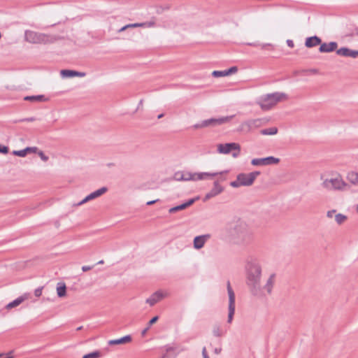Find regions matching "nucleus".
Wrapping results in <instances>:
<instances>
[{"mask_svg": "<svg viewBox=\"0 0 358 358\" xmlns=\"http://www.w3.org/2000/svg\"><path fill=\"white\" fill-rule=\"evenodd\" d=\"M29 294H24L23 295L19 296L18 298L15 299V300H13V301L8 303L6 308L7 309H11L13 308H15V307H17L19 305H20L22 302H24L25 300L28 299L29 298Z\"/></svg>", "mask_w": 358, "mask_h": 358, "instance_id": "obj_20", "label": "nucleus"}, {"mask_svg": "<svg viewBox=\"0 0 358 358\" xmlns=\"http://www.w3.org/2000/svg\"><path fill=\"white\" fill-rule=\"evenodd\" d=\"M246 285L250 293L257 298L264 297L261 286L262 266L256 259H251L245 265Z\"/></svg>", "mask_w": 358, "mask_h": 358, "instance_id": "obj_1", "label": "nucleus"}, {"mask_svg": "<svg viewBox=\"0 0 358 358\" xmlns=\"http://www.w3.org/2000/svg\"><path fill=\"white\" fill-rule=\"evenodd\" d=\"M26 148L27 150H29V153H38V152L39 151V150L38 149L37 147H27Z\"/></svg>", "mask_w": 358, "mask_h": 358, "instance_id": "obj_43", "label": "nucleus"}, {"mask_svg": "<svg viewBox=\"0 0 358 358\" xmlns=\"http://www.w3.org/2000/svg\"><path fill=\"white\" fill-rule=\"evenodd\" d=\"M174 178L178 181L183 180V172H176L175 173Z\"/></svg>", "mask_w": 358, "mask_h": 358, "instance_id": "obj_39", "label": "nucleus"}, {"mask_svg": "<svg viewBox=\"0 0 358 358\" xmlns=\"http://www.w3.org/2000/svg\"><path fill=\"white\" fill-rule=\"evenodd\" d=\"M166 354H164V355L162 356V358H165V357H166Z\"/></svg>", "mask_w": 358, "mask_h": 358, "instance_id": "obj_60", "label": "nucleus"}, {"mask_svg": "<svg viewBox=\"0 0 358 358\" xmlns=\"http://www.w3.org/2000/svg\"><path fill=\"white\" fill-rule=\"evenodd\" d=\"M310 71L313 72V73H316L317 72V70L316 69H311Z\"/></svg>", "mask_w": 358, "mask_h": 358, "instance_id": "obj_59", "label": "nucleus"}, {"mask_svg": "<svg viewBox=\"0 0 358 358\" xmlns=\"http://www.w3.org/2000/svg\"><path fill=\"white\" fill-rule=\"evenodd\" d=\"M132 337L131 335H126L122 338L117 339L110 340L108 343L109 345H124L126 343H129L131 342Z\"/></svg>", "mask_w": 358, "mask_h": 358, "instance_id": "obj_21", "label": "nucleus"}, {"mask_svg": "<svg viewBox=\"0 0 358 358\" xmlns=\"http://www.w3.org/2000/svg\"><path fill=\"white\" fill-rule=\"evenodd\" d=\"M227 288L229 295V313L227 322L231 323L235 313V293L231 287L229 281L227 282Z\"/></svg>", "mask_w": 358, "mask_h": 358, "instance_id": "obj_8", "label": "nucleus"}, {"mask_svg": "<svg viewBox=\"0 0 358 358\" xmlns=\"http://www.w3.org/2000/svg\"><path fill=\"white\" fill-rule=\"evenodd\" d=\"M37 154L40 157L41 160L43 162H47L49 159V157L47 155H45L44 152L41 150H39Z\"/></svg>", "mask_w": 358, "mask_h": 358, "instance_id": "obj_38", "label": "nucleus"}, {"mask_svg": "<svg viewBox=\"0 0 358 358\" xmlns=\"http://www.w3.org/2000/svg\"><path fill=\"white\" fill-rule=\"evenodd\" d=\"M261 174L260 171H255L248 173H241L237 175L236 180L230 182V186L238 188L241 186H251L257 176Z\"/></svg>", "mask_w": 358, "mask_h": 358, "instance_id": "obj_3", "label": "nucleus"}, {"mask_svg": "<svg viewBox=\"0 0 358 358\" xmlns=\"http://www.w3.org/2000/svg\"><path fill=\"white\" fill-rule=\"evenodd\" d=\"M336 54L340 56L351 58L358 57V50H352L347 47H342L336 50Z\"/></svg>", "mask_w": 358, "mask_h": 358, "instance_id": "obj_14", "label": "nucleus"}, {"mask_svg": "<svg viewBox=\"0 0 358 358\" xmlns=\"http://www.w3.org/2000/svg\"><path fill=\"white\" fill-rule=\"evenodd\" d=\"M128 25H129V27H142L143 24L134 23V24H128Z\"/></svg>", "mask_w": 358, "mask_h": 358, "instance_id": "obj_49", "label": "nucleus"}, {"mask_svg": "<svg viewBox=\"0 0 358 358\" xmlns=\"http://www.w3.org/2000/svg\"><path fill=\"white\" fill-rule=\"evenodd\" d=\"M108 191V188L106 187H103L93 192H92L91 194H90L89 195H87V196H85L81 201H80L77 205L78 206H80V205H83L92 199H94L100 196H101L102 194H103L104 193H106V192Z\"/></svg>", "mask_w": 358, "mask_h": 358, "instance_id": "obj_12", "label": "nucleus"}, {"mask_svg": "<svg viewBox=\"0 0 358 358\" xmlns=\"http://www.w3.org/2000/svg\"><path fill=\"white\" fill-rule=\"evenodd\" d=\"M192 178H196V173H192Z\"/></svg>", "mask_w": 358, "mask_h": 358, "instance_id": "obj_56", "label": "nucleus"}, {"mask_svg": "<svg viewBox=\"0 0 358 358\" xmlns=\"http://www.w3.org/2000/svg\"><path fill=\"white\" fill-rule=\"evenodd\" d=\"M336 212V210H329L327 213V216L329 218H331L333 217V215Z\"/></svg>", "mask_w": 358, "mask_h": 358, "instance_id": "obj_45", "label": "nucleus"}, {"mask_svg": "<svg viewBox=\"0 0 358 358\" xmlns=\"http://www.w3.org/2000/svg\"><path fill=\"white\" fill-rule=\"evenodd\" d=\"M224 190L222 186L219 184L218 180L214 182L213 187L210 189L209 192H208L203 198V201H206L207 200L220 194Z\"/></svg>", "mask_w": 358, "mask_h": 358, "instance_id": "obj_13", "label": "nucleus"}, {"mask_svg": "<svg viewBox=\"0 0 358 358\" xmlns=\"http://www.w3.org/2000/svg\"><path fill=\"white\" fill-rule=\"evenodd\" d=\"M103 264V260H101V261H99V262L97 263V264Z\"/></svg>", "mask_w": 358, "mask_h": 358, "instance_id": "obj_57", "label": "nucleus"}, {"mask_svg": "<svg viewBox=\"0 0 358 358\" xmlns=\"http://www.w3.org/2000/svg\"><path fill=\"white\" fill-rule=\"evenodd\" d=\"M183 177L185 181L193 180L192 173L191 172H183Z\"/></svg>", "mask_w": 358, "mask_h": 358, "instance_id": "obj_35", "label": "nucleus"}, {"mask_svg": "<svg viewBox=\"0 0 358 358\" xmlns=\"http://www.w3.org/2000/svg\"><path fill=\"white\" fill-rule=\"evenodd\" d=\"M287 99V94L276 92L261 96L257 101V103L262 110L266 111L273 108L278 103Z\"/></svg>", "mask_w": 358, "mask_h": 358, "instance_id": "obj_2", "label": "nucleus"}, {"mask_svg": "<svg viewBox=\"0 0 358 358\" xmlns=\"http://www.w3.org/2000/svg\"><path fill=\"white\" fill-rule=\"evenodd\" d=\"M234 115L222 117L219 118H210L201 121L200 123H196L192 126L195 129H201L208 127H215L217 125H221L229 122Z\"/></svg>", "mask_w": 358, "mask_h": 358, "instance_id": "obj_5", "label": "nucleus"}, {"mask_svg": "<svg viewBox=\"0 0 358 358\" xmlns=\"http://www.w3.org/2000/svg\"><path fill=\"white\" fill-rule=\"evenodd\" d=\"M93 267H94V266H83L82 267V270L83 272H86V271L91 270Z\"/></svg>", "mask_w": 358, "mask_h": 358, "instance_id": "obj_44", "label": "nucleus"}, {"mask_svg": "<svg viewBox=\"0 0 358 358\" xmlns=\"http://www.w3.org/2000/svg\"><path fill=\"white\" fill-rule=\"evenodd\" d=\"M9 152V148L8 146L3 145L0 144V153L2 154H8Z\"/></svg>", "mask_w": 358, "mask_h": 358, "instance_id": "obj_40", "label": "nucleus"}, {"mask_svg": "<svg viewBox=\"0 0 358 358\" xmlns=\"http://www.w3.org/2000/svg\"><path fill=\"white\" fill-rule=\"evenodd\" d=\"M347 219H348L347 216H345L341 213H338L335 216V220L338 224H342L345 221L347 220Z\"/></svg>", "mask_w": 358, "mask_h": 358, "instance_id": "obj_31", "label": "nucleus"}, {"mask_svg": "<svg viewBox=\"0 0 358 358\" xmlns=\"http://www.w3.org/2000/svg\"><path fill=\"white\" fill-rule=\"evenodd\" d=\"M127 28H129V25H128V24H127V25L124 26L123 27H122V28L119 30V31H120V32H121V31H124L125 29H127Z\"/></svg>", "mask_w": 358, "mask_h": 358, "instance_id": "obj_53", "label": "nucleus"}, {"mask_svg": "<svg viewBox=\"0 0 358 358\" xmlns=\"http://www.w3.org/2000/svg\"><path fill=\"white\" fill-rule=\"evenodd\" d=\"M43 289V287H38L37 289H36L34 290V295L36 296V297H39L41 296L42 294V290Z\"/></svg>", "mask_w": 358, "mask_h": 358, "instance_id": "obj_42", "label": "nucleus"}, {"mask_svg": "<svg viewBox=\"0 0 358 358\" xmlns=\"http://www.w3.org/2000/svg\"><path fill=\"white\" fill-rule=\"evenodd\" d=\"M287 44L290 48H294V42L291 39L287 40Z\"/></svg>", "mask_w": 358, "mask_h": 358, "instance_id": "obj_47", "label": "nucleus"}, {"mask_svg": "<svg viewBox=\"0 0 358 358\" xmlns=\"http://www.w3.org/2000/svg\"><path fill=\"white\" fill-rule=\"evenodd\" d=\"M213 334L215 336L220 337L222 336V331L219 326H215L213 327Z\"/></svg>", "mask_w": 358, "mask_h": 358, "instance_id": "obj_33", "label": "nucleus"}, {"mask_svg": "<svg viewBox=\"0 0 358 358\" xmlns=\"http://www.w3.org/2000/svg\"><path fill=\"white\" fill-rule=\"evenodd\" d=\"M357 210H358V204H357Z\"/></svg>", "mask_w": 358, "mask_h": 358, "instance_id": "obj_62", "label": "nucleus"}, {"mask_svg": "<svg viewBox=\"0 0 358 358\" xmlns=\"http://www.w3.org/2000/svg\"><path fill=\"white\" fill-rule=\"evenodd\" d=\"M82 329H83V327L81 326V327H78V328L76 329V330H77V331H80V330H81Z\"/></svg>", "mask_w": 358, "mask_h": 358, "instance_id": "obj_58", "label": "nucleus"}, {"mask_svg": "<svg viewBox=\"0 0 358 358\" xmlns=\"http://www.w3.org/2000/svg\"><path fill=\"white\" fill-rule=\"evenodd\" d=\"M198 199H199L198 196L195 197V198L189 199V200H187V201H185V203H183L182 204H180L178 206H174L173 208H171L169 209V212L170 213H176L178 211L185 210L187 208H188L190 206H192L193 203H194V202L196 201H197Z\"/></svg>", "mask_w": 358, "mask_h": 358, "instance_id": "obj_15", "label": "nucleus"}, {"mask_svg": "<svg viewBox=\"0 0 358 358\" xmlns=\"http://www.w3.org/2000/svg\"><path fill=\"white\" fill-rule=\"evenodd\" d=\"M217 151L222 154H229L231 151L233 157H237L240 155L241 146L237 143H227L217 145Z\"/></svg>", "mask_w": 358, "mask_h": 358, "instance_id": "obj_7", "label": "nucleus"}, {"mask_svg": "<svg viewBox=\"0 0 358 358\" xmlns=\"http://www.w3.org/2000/svg\"><path fill=\"white\" fill-rule=\"evenodd\" d=\"M143 99L140 100V101L138 103V109L143 105Z\"/></svg>", "mask_w": 358, "mask_h": 358, "instance_id": "obj_54", "label": "nucleus"}, {"mask_svg": "<svg viewBox=\"0 0 358 358\" xmlns=\"http://www.w3.org/2000/svg\"><path fill=\"white\" fill-rule=\"evenodd\" d=\"M169 6L168 5H166L164 6H157V13L158 14H161L165 10H169Z\"/></svg>", "mask_w": 358, "mask_h": 358, "instance_id": "obj_36", "label": "nucleus"}, {"mask_svg": "<svg viewBox=\"0 0 358 358\" xmlns=\"http://www.w3.org/2000/svg\"><path fill=\"white\" fill-rule=\"evenodd\" d=\"M260 133L262 135H275L278 133V128L273 127L264 129L260 131Z\"/></svg>", "mask_w": 358, "mask_h": 358, "instance_id": "obj_28", "label": "nucleus"}, {"mask_svg": "<svg viewBox=\"0 0 358 358\" xmlns=\"http://www.w3.org/2000/svg\"><path fill=\"white\" fill-rule=\"evenodd\" d=\"M222 352V348H216L214 349V352L216 354V355H219L220 353H221Z\"/></svg>", "mask_w": 358, "mask_h": 358, "instance_id": "obj_51", "label": "nucleus"}, {"mask_svg": "<svg viewBox=\"0 0 358 358\" xmlns=\"http://www.w3.org/2000/svg\"><path fill=\"white\" fill-rule=\"evenodd\" d=\"M164 113H161V114H159V115L157 116V118H158V119H160V118L163 117H164Z\"/></svg>", "mask_w": 358, "mask_h": 358, "instance_id": "obj_55", "label": "nucleus"}, {"mask_svg": "<svg viewBox=\"0 0 358 358\" xmlns=\"http://www.w3.org/2000/svg\"><path fill=\"white\" fill-rule=\"evenodd\" d=\"M229 173V171H221V172H220V173H217L218 174H217V176H218V175H220V178H219V179H218L217 180H218V181H219V180H220V181H224V180H226V177L223 176L222 175H223V174H227V173Z\"/></svg>", "mask_w": 358, "mask_h": 358, "instance_id": "obj_41", "label": "nucleus"}, {"mask_svg": "<svg viewBox=\"0 0 358 358\" xmlns=\"http://www.w3.org/2000/svg\"><path fill=\"white\" fill-rule=\"evenodd\" d=\"M209 235H202L196 236L194 238V247L195 249H201L203 247L206 240L209 238Z\"/></svg>", "mask_w": 358, "mask_h": 358, "instance_id": "obj_23", "label": "nucleus"}, {"mask_svg": "<svg viewBox=\"0 0 358 358\" xmlns=\"http://www.w3.org/2000/svg\"><path fill=\"white\" fill-rule=\"evenodd\" d=\"M275 273H272L269 276L265 285L264 287H262V288L263 289V294H264V291H266L268 294H271L272 289L273 287V285H274V282H275ZM264 296H265V294H264Z\"/></svg>", "mask_w": 358, "mask_h": 358, "instance_id": "obj_22", "label": "nucleus"}, {"mask_svg": "<svg viewBox=\"0 0 358 358\" xmlns=\"http://www.w3.org/2000/svg\"><path fill=\"white\" fill-rule=\"evenodd\" d=\"M217 172L216 173H207V172H203V173H196V178H193V180H203L206 178V176H208V177H215L217 175Z\"/></svg>", "mask_w": 358, "mask_h": 358, "instance_id": "obj_26", "label": "nucleus"}, {"mask_svg": "<svg viewBox=\"0 0 358 358\" xmlns=\"http://www.w3.org/2000/svg\"><path fill=\"white\" fill-rule=\"evenodd\" d=\"M35 120V117H28V118H24V119H22V120H20V122H24V121H27V122H32V121H34Z\"/></svg>", "mask_w": 358, "mask_h": 358, "instance_id": "obj_48", "label": "nucleus"}, {"mask_svg": "<svg viewBox=\"0 0 358 358\" xmlns=\"http://www.w3.org/2000/svg\"><path fill=\"white\" fill-rule=\"evenodd\" d=\"M24 101H28L31 102H44L48 101V99L44 95H32V96H26L24 97Z\"/></svg>", "mask_w": 358, "mask_h": 358, "instance_id": "obj_24", "label": "nucleus"}, {"mask_svg": "<svg viewBox=\"0 0 358 358\" xmlns=\"http://www.w3.org/2000/svg\"><path fill=\"white\" fill-rule=\"evenodd\" d=\"M280 162V159L269 156L264 158H255L251 161V164L253 166H266L271 164H277Z\"/></svg>", "mask_w": 358, "mask_h": 358, "instance_id": "obj_11", "label": "nucleus"}, {"mask_svg": "<svg viewBox=\"0 0 358 358\" xmlns=\"http://www.w3.org/2000/svg\"><path fill=\"white\" fill-rule=\"evenodd\" d=\"M338 43L335 41H331L329 43H321L319 51L322 53L324 52H331L338 50Z\"/></svg>", "mask_w": 358, "mask_h": 358, "instance_id": "obj_16", "label": "nucleus"}, {"mask_svg": "<svg viewBox=\"0 0 358 358\" xmlns=\"http://www.w3.org/2000/svg\"><path fill=\"white\" fill-rule=\"evenodd\" d=\"M262 124V120L257 118V119H252L248 120L247 121H245L241 124L239 127L238 128V131H241L244 133H248L252 129L258 128L261 127Z\"/></svg>", "mask_w": 358, "mask_h": 358, "instance_id": "obj_9", "label": "nucleus"}, {"mask_svg": "<svg viewBox=\"0 0 358 358\" xmlns=\"http://www.w3.org/2000/svg\"><path fill=\"white\" fill-rule=\"evenodd\" d=\"M157 201H158V199L148 201L146 204H147L148 206H151V205H152V204L155 203Z\"/></svg>", "mask_w": 358, "mask_h": 358, "instance_id": "obj_52", "label": "nucleus"}, {"mask_svg": "<svg viewBox=\"0 0 358 358\" xmlns=\"http://www.w3.org/2000/svg\"><path fill=\"white\" fill-rule=\"evenodd\" d=\"M234 231L238 238L242 243H248L252 238V233L248 229L245 223L240 222L237 224L234 228Z\"/></svg>", "mask_w": 358, "mask_h": 358, "instance_id": "obj_6", "label": "nucleus"}, {"mask_svg": "<svg viewBox=\"0 0 358 358\" xmlns=\"http://www.w3.org/2000/svg\"><path fill=\"white\" fill-rule=\"evenodd\" d=\"M101 352L99 350H96L83 355V358H99L101 357Z\"/></svg>", "mask_w": 358, "mask_h": 358, "instance_id": "obj_30", "label": "nucleus"}, {"mask_svg": "<svg viewBox=\"0 0 358 358\" xmlns=\"http://www.w3.org/2000/svg\"><path fill=\"white\" fill-rule=\"evenodd\" d=\"M237 71H238V67L236 66H231L229 69L225 70V71L227 73V76L236 73Z\"/></svg>", "mask_w": 358, "mask_h": 358, "instance_id": "obj_34", "label": "nucleus"}, {"mask_svg": "<svg viewBox=\"0 0 358 358\" xmlns=\"http://www.w3.org/2000/svg\"><path fill=\"white\" fill-rule=\"evenodd\" d=\"M25 40L31 43H52L58 39L57 36L37 33L27 30L24 34Z\"/></svg>", "mask_w": 358, "mask_h": 358, "instance_id": "obj_4", "label": "nucleus"}, {"mask_svg": "<svg viewBox=\"0 0 358 358\" xmlns=\"http://www.w3.org/2000/svg\"><path fill=\"white\" fill-rule=\"evenodd\" d=\"M347 178L351 183L358 185V173L350 172L348 173Z\"/></svg>", "mask_w": 358, "mask_h": 358, "instance_id": "obj_27", "label": "nucleus"}, {"mask_svg": "<svg viewBox=\"0 0 358 358\" xmlns=\"http://www.w3.org/2000/svg\"><path fill=\"white\" fill-rule=\"evenodd\" d=\"M322 39L317 36L307 37L305 40V46L308 48H312L321 45Z\"/></svg>", "mask_w": 358, "mask_h": 358, "instance_id": "obj_18", "label": "nucleus"}, {"mask_svg": "<svg viewBox=\"0 0 358 358\" xmlns=\"http://www.w3.org/2000/svg\"><path fill=\"white\" fill-rule=\"evenodd\" d=\"M324 187L329 189H342L346 183L341 178L326 179L323 182Z\"/></svg>", "mask_w": 358, "mask_h": 358, "instance_id": "obj_10", "label": "nucleus"}, {"mask_svg": "<svg viewBox=\"0 0 358 358\" xmlns=\"http://www.w3.org/2000/svg\"><path fill=\"white\" fill-rule=\"evenodd\" d=\"M150 328H148V327H146V328H145L142 331H141V336H145L146 333L148 332V331L149 330Z\"/></svg>", "mask_w": 358, "mask_h": 358, "instance_id": "obj_50", "label": "nucleus"}, {"mask_svg": "<svg viewBox=\"0 0 358 358\" xmlns=\"http://www.w3.org/2000/svg\"><path fill=\"white\" fill-rule=\"evenodd\" d=\"M159 320V316H155L152 319L150 320V321L148 323L147 327L148 328H150L152 325L155 324Z\"/></svg>", "mask_w": 358, "mask_h": 358, "instance_id": "obj_37", "label": "nucleus"}, {"mask_svg": "<svg viewBox=\"0 0 358 358\" xmlns=\"http://www.w3.org/2000/svg\"><path fill=\"white\" fill-rule=\"evenodd\" d=\"M202 355H203V358H210L207 354L206 347H204L202 350Z\"/></svg>", "mask_w": 358, "mask_h": 358, "instance_id": "obj_46", "label": "nucleus"}, {"mask_svg": "<svg viewBox=\"0 0 358 358\" xmlns=\"http://www.w3.org/2000/svg\"><path fill=\"white\" fill-rule=\"evenodd\" d=\"M212 76L215 78L224 77L227 76V73L224 71H213L212 72Z\"/></svg>", "mask_w": 358, "mask_h": 358, "instance_id": "obj_32", "label": "nucleus"}, {"mask_svg": "<svg viewBox=\"0 0 358 358\" xmlns=\"http://www.w3.org/2000/svg\"><path fill=\"white\" fill-rule=\"evenodd\" d=\"M266 45L270 46L271 45L270 44L264 45H263V48H264Z\"/></svg>", "mask_w": 358, "mask_h": 358, "instance_id": "obj_61", "label": "nucleus"}, {"mask_svg": "<svg viewBox=\"0 0 358 358\" xmlns=\"http://www.w3.org/2000/svg\"><path fill=\"white\" fill-rule=\"evenodd\" d=\"M60 75L62 78H73V77H84L86 73L84 72L77 71L70 69H62L60 71Z\"/></svg>", "mask_w": 358, "mask_h": 358, "instance_id": "obj_19", "label": "nucleus"}, {"mask_svg": "<svg viewBox=\"0 0 358 358\" xmlns=\"http://www.w3.org/2000/svg\"><path fill=\"white\" fill-rule=\"evenodd\" d=\"M57 294L60 298L66 295V286L64 282H59L57 286Z\"/></svg>", "mask_w": 358, "mask_h": 358, "instance_id": "obj_25", "label": "nucleus"}, {"mask_svg": "<svg viewBox=\"0 0 358 358\" xmlns=\"http://www.w3.org/2000/svg\"><path fill=\"white\" fill-rule=\"evenodd\" d=\"M29 150L27 148L20 150H13V155L17 157H24L29 154Z\"/></svg>", "mask_w": 358, "mask_h": 358, "instance_id": "obj_29", "label": "nucleus"}, {"mask_svg": "<svg viewBox=\"0 0 358 358\" xmlns=\"http://www.w3.org/2000/svg\"><path fill=\"white\" fill-rule=\"evenodd\" d=\"M165 295L164 293L158 290L155 292H154L150 297L148 298L145 301L147 303H148L150 306H153L155 304H156L157 302L161 301L162 299H164Z\"/></svg>", "mask_w": 358, "mask_h": 358, "instance_id": "obj_17", "label": "nucleus"}]
</instances>
